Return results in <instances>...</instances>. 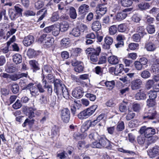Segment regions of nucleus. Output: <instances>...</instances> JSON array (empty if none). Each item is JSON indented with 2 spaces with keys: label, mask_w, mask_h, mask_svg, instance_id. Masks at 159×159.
Returning <instances> with one entry per match:
<instances>
[{
  "label": "nucleus",
  "mask_w": 159,
  "mask_h": 159,
  "mask_svg": "<svg viewBox=\"0 0 159 159\" xmlns=\"http://www.w3.org/2000/svg\"><path fill=\"white\" fill-rule=\"evenodd\" d=\"M100 53H99L97 55L96 53L94 52V53L92 54L90 56V60L93 63L97 62L98 61V58L97 56H98Z\"/></svg>",
  "instance_id": "nucleus-47"
},
{
  "label": "nucleus",
  "mask_w": 159,
  "mask_h": 159,
  "mask_svg": "<svg viewBox=\"0 0 159 159\" xmlns=\"http://www.w3.org/2000/svg\"><path fill=\"white\" fill-rule=\"evenodd\" d=\"M127 14L123 11L118 13L116 15V19L119 21H121L124 19L127 16Z\"/></svg>",
  "instance_id": "nucleus-23"
},
{
  "label": "nucleus",
  "mask_w": 159,
  "mask_h": 159,
  "mask_svg": "<svg viewBox=\"0 0 159 159\" xmlns=\"http://www.w3.org/2000/svg\"><path fill=\"white\" fill-rule=\"evenodd\" d=\"M150 73L147 70H144L141 72L140 74L141 77L144 79H148L151 76Z\"/></svg>",
  "instance_id": "nucleus-33"
},
{
  "label": "nucleus",
  "mask_w": 159,
  "mask_h": 159,
  "mask_svg": "<svg viewBox=\"0 0 159 159\" xmlns=\"http://www.w3.org/2000/svg\"><path fill=\"white\" fill-rule=\"evenodd\" d=\"M104 41L106 45H103V48L105 49H109L110 45L113 43V38L110 36H106L104 39Z\"/></svg>",
  "instance_id": "nucleus-13"
},
{
  "label": "nucleus",
  "mask_w": 159,
  "mask_h": 159,
  "mask_svg": "<svg viewBox=\"0 0 159 159\" xmlns=\"http://www.w3.org/2000/svg\"><path fill=\"white\" fill-rule=\"evenodd\" d=\"M150 5L148 3L141 2L138 5V7L142 10H144L148 9L150 7Z\"/></svg>",
  "instance_id": "nucleus-34"
},
{
  "label": "nucleus",
  "mask_w": 159,
  "mask_h": 159,
  "mask_svg": "<svg viewBox=\"0 0 159 159\" xmlns=\"http://www.w3.org/2000/svg\"><path fill=\"white\" fill-rule=\"evenodd\" d=\"M36 54V52L33 49H29L27 52V55L31 58L35 57Z\"/></svg>",
  "instance_id": "nucleus-51"
},
{
  "label": "nucleus",
  "mask_w": 159,
  "mask_h": 159,
  "mask_svg": "<svg viewBox=\"0 0 159 159\" xmlns=\"http://www.w3.org/2000/svg\"><path fill=\"white\" fill-rule=\"evenodd\" d=\"M149 97L150 99L155 100L157 96L156 91H150L149 93Z\"/></svg>",
  "instance_id": "nucleus-58"
},
{
  "label": "nucleus",
  "mask_w": 159,
  "mask_h": 159,
  "mask_svg": "<svg viewBox=\"0 0 159 159\" xmlns=\"http://www.w3.org/2000/svg\"><path fill=\"white\" fill-rule=\"evenodd\" d=\"M61 118L63 121L67 123L70 120V111L67 108H65L62 110L61 113Z\"/></svg>",
  "instance_id": "nucleus-7"
},
{
  "label": "nucleus",
  "mask_w": 159,
  "mask_h": 159,
  "mask_svg": "<svg viewBox=\"0 0 159 159\" xmlns=\"http://www.w3.org/2000/svg\"><path fill=\"white\" fill-rule=\"evenodd\" d=\"M146 138H147L146 142L147 145H148L152 143H155L158 139V137L155 136H152V137H146Z\"/></svg>",
  "instance_id": "nucleus-29"
},
{
  "label": "nucleus",
  "mask_w": 159,
  "mask_h": 159,
  "mask_svg": "<svg viewBox=\"0 0 159 159\" xmlns=\"http://www.w3.org/2000/svg\"><path fill=\"white\" fill-rule=\"evenodd\" d=\"M97 105H95L84 110L88 117L93 113L97 108Z\"/></svg>",
  "instance_id": "nucleus-17"
},
{
  "label": "nucleus",
  "mask_w": 159,
  "mask_h": 159,
  "mask_svg": "<svg viewBox=\"0 0 159 159\" xmlns=\"http://www.w3.org/2000/svg\"><path fill=\"white\" fill-rule=\"evenodd\" d=\"M0 76L7 79H10L14 81L19 79L17 74L10 75L7 73H2L0 74Z\"/></svg>",
  "instance_id": "nucleus-9"
},
{
  "label": "nucleus",
  "mask_w": 159,
  "mask_h": 159,
  "mask_svg": "<svg viewBox=\"0 0 159 159\" xmlns=\"http://www.w3.org/2000/svg\"><path fill=\"white\" fill-rule=\"evenodd\" d=\"M9 15L11 20H13L18 16L14 9L10 8L8 11Z\"/></svg>",
  "instance_id": "nucleus-30"
},
{
  "label": "nucleus",
  "mask_w": 159,
  "mask_h": 159,
  "mask_svg": "<svg viewBox=\"0 0 159 159\" xmlns=\"http://www.w3.org/2000/svg\"><path fill=\"white\" fill-rule=\"evenodd\" d=\"M134 65L135 68L137 70H141L143 68V66L138 61H135Z\"/></svg>",
  "instance_id": "nucleus-62"
},
{
  "label": "nucleus",
  "mask_w": 159,
  "mask_h": 159,
  "mask_svg": "<svg viewBox=\"0 0 159 159\" xmlns=\"http://www.w3.org/2000/svg\"><path fill=\"white\" fill-rule=\"evenodd\" d=\"M53 83L54 84V89L58 87H61L62 86L63 90V89L66 90L65 85L63 84H61V81L57 79H56V80H54Z\"/></svg>",
  "instance_id": "nucleus-27"
},
{
  "label": "nucleus",
  "mask_w": 159,
  "mask_h": 159,
  "mask_svg": "<svg viewBox=\"0 0 159 159\" xmlns=\"http://www.w3.org/2000/svg\"><path fill=\"white\" fill-rule=\"evenodd\" d=\"M100 137L98 133L94 131L91 132L89 135V137L90 139H93L95 141L98 140V139L100 138Z\"/></svg>",
  "instance_id": "nucleus-41"
},
{
  "label": "nucleus",
  "mask_w": 159,
  "mask_h": 159,
  "mask_svg": "<svg viewBox=\"0 0 159 159\" xmlns=\"http://www.w3.org/2000/svg\"><path fill=\"white\" fill-rule=\"evenodd\" d=\"M36 110L35 108L30 107L29 109L28 116L30 119H32L34 116V111Z\"/></svg>",
  "instance_id": "nucleus-50"
},
{
  "label": "nucleus",
  "mask_w": 159,
  "mask_h": 159,
  "mask_svg": "<svg viewBox=\"0 0 159 159\" xmlns=\"http://www.w3.org/2000/svg\"><path fill=\"white\" fill-rule=\"evenodd\" d=\"M13 61L16 64H19L22 62V57L19 54H16L13 56Z\"/></svg>",
  "instance_id": "nucleus-24"
},
{
  "label": "nucleus",
  "mask_w": 159,
  "mask_h": 159,
  "mask_svg": "<svg viewBox=\"0 0 159 159\" xmlns=\"http://www.w3.org/2000/svg\"><path fill=\"white\" fill-rule=\"evenodd\" d=\"M60 29L62 32L66 31L68 29L69 25L68 23L66 21H63L60 25Z\"/></svg>",
  "instance_id": "nucleus-31"
},
{
  "label": "nucleus",
  "mask_w": 159,
  "mask_h": 159,
  "mask_svg": "<svg viewBox=\"0 0 159 159\" xmlns=\"http://www.w3.org/2000/svg\"><path fill=\"white\" fill-rule=\"evenodd\" d=\"M143 84L142 80L140 78H137L131 82L130 86L132 90H136L139 89Z\"/></svg>",
  "instance_id": "nucleus-6"
},
{
  "label": "nucleus",
  "mask_w": 159,
  "mask_h": 159,
  "mask_svg": "<svg viewBox=\"0 0 159 159\" xmlns=\"http://www.w3.org/2000/svg\"><path fill=\"white\" fill-rule=\"evenodd\" d=\"M78 116L79 118L83 120L88 117L85 110L81 112L78 115Z\"/></svg>",
  "instance_id": "nucleus-54"
},
{
  "label": "nucleus",
  "mask_w": 159,
  "mask_h": 159,
  "mask_svg": "<svg viewBox=\"0 0 159 159\" xmlns=\"http://www.w3.org/2000/svg\"><path fill=\"white\" fill-rule=\"evenodd\" d=\"M141 36L139 34H135L133 35L132 39L134 41L138 42L140 40Z\"/></svg>",
  "instance_id": "nucleus-60"
},
{
  "label": "nucleus",
  "mask_w": 159,
  "mask_h": 159,
  "mask_svg": "<svg viewBox=\"0 0 159 159\" xmlns=\"http://www.w3.org/2000/svg\"><path fill=\"white\" fill-rule=\"evenodd\" d=\"M65 89L66 90L64 89L63 90L62 86L54 89V91L56 93L59 99L60 98H61L62 96L66 99L69 98V93L66 86Z\"/></svg>",
  "instance_id": "nucleus-3"
},
{
  "label": "nucleus",
  "mask_w": 159,
  "mask_h": 159,
  "mask_svg": "<svg viewBox=\"0 0 159 159\" xmlns=\"http://www.w3.org/2000/svg\"><path fill=\"white\" fill-rule=\"evenodd\" d=\"M54 42V39L51 37H47L44 40V46L45 47L49 48L51 47Z\"/></svg>",
  "instance_id": "nucleus-15"
},
{
  "label": "nucleus",
  "mask_w": 159,
  "mask_h": 159,
  "mask_svg": "<svg viewBox=\"0 0 159 159\" xmlns=\"http://www.w3.org/2000/svg\"><path fill=\"white\" fill-rule=\"evenodd\" d=\"M110 144V141L106 138L100 137L98 140L93 142L90 146L93 148H107Z\"/></svg>",
  "instance_id": "nucleus-1"
},
{
  "label": "nucleus",
  "mask_w": 159,
  "mask_h": 159,
  "mask_svg": "<svg viewBox=\"0 0 159 159\" xmlns=\"http://www.w3.org/2000/svg\"><path fill=\"white\" fill-rule=\"evenodd\" d=\"M84 91L80 87L76 88L72 92V96L76 98L82 97L83 95Z\"/></svg>",
  "instance_id": "nucleus-8"
},
{
  "label": "nucleus",
  "mask_w": 159,
  "mask_h": 159,
  "mask_svg": "<svg viewBox=\"0 0 159 159\" xmlns=\"http://www.w3.org/2000/svg\"><path fill=\"white\" fill-rule=\"evenodd\" d=\"M107 11V7L104 5L99 4L96 7V19L98 20L104 15Z\"/></svg>",
  "instance_id": "nucleus-2"
},
{
  "label": "nucleus",
  "mask_w": 159,
  "mask_h": 159,
  "mask_svg": "<svg viewBox=\"0 0 159 159\" xmlns=\"http://www.w3.org/2000/svg\"><path fill=\"white\" fill-rule=\"evenodd\" d=\"M101 48L100 47H97L95 48H87L85 50V52L87 55H91L92 54L96 53L98 55L99 53H100Z\"/></svg>",
  "instance_id": "nucleus-12"
},
{
  "label": "nucleus",
  "mask_w": 159,
  "mask_h": 159,
  "mask_svg": "<svg viewBox=\"0 0 159 159\" xmlns=\"http://www.w3.org/2000/svg\"><path fill=\"white\" fill-rule=\"evenodd\" d=\"M69 15L70 17L72 19H75L76 18L77 14L76 10L74 7H71L70 8Z\"/></svg>",
  "instance_id": "nucleus-37"
},
{
  "label": "nucleus",
  "mask_w": 159,
  "mask_h": 159,
  "mask_svg": "<svg viewBox=\"0 0 159 159\" xmlns=\"http://www.w3.org/2000/svg\"><path fill=\"white\" fill-rule=\"evenodd\" d=\"M117 30L116 25H112L109 28V33L110 35H114L116 33Z\"/></svg>",
  "instance_id": "nucleus-43"
},
{
  "label": "nucleus",
  "mask_w": 159,
  "mask_h": 159,
  "mask_svg": "<svg viewBox=\"0 0 159 159\" xmlns=\"http://www.w3.org/2000/svg\"><path fill=\"white\" fill-rule=\"evenodd\" d=\"M146 137L145 136L141 135L139 136L137 138V141L138 143L140 145H143L144 144L145 141H146L145 139Z\"/></svg>",
  "instance_id": "nucleus-46"
},
{
  "label": "nucleus",
  "mask_w": 159,
  "mask_h": 159,
  "mask_svg": "<svg viewBox=\"0 0 159 159\" xmlns=\"http://www.w3.org/2000/svg\"><path fill=\"white\" fill-rule=\"evenodd\" d=\"M154 84L155 82L153 80H149L146 82L145 88L148 90L153 87Z\"/></svg>",
  "instance_id": "nucleus-26"
},
{
  "label": "nucleus",
  "mask_w": 159,
  "mask_h": 159,
  "mask_svg": "<svg viewBox=\"0 0 159 159\" xmlns=\"http://www.w3.org/2000/svg\"><path fill=\"white\" fill-rule=\"evenodd\" d=\"M101 28V26L99 21H95L92 25V28L95 31H97L99 30Z\"/></svg>",
  "instance_id": "nucleus-19"
},
{
  "label": "nucleus",
  "mask_w": 159,
  "mask_h": 159,
  "mask_svg": "<svg viewBox=\"0 0 159 159\" xmlns=\"http://www.w3.org/2000/svg\"><path fill=\"white\" fill-rule=\"evenodd\" d=\"M89 75L87 74L81 75L79 76V78L76 79V82L78 83H80L82 81V80H87L89 79Z\"/></svg>",
  "instance_id": "nucleus-38"
},
{
  "label": "nucleus",
  "mask_w": 159,
  "mask_h": 159,
  "mask_svg": "<svg viewBox=\"0 0 159 159\" xmlns=\"http://www.w3.org/2000/svg\"><path fill=\"white\" fill-rule=\"evenodd\" d=\"M147 30L148 33L152 34L155 31V29L153 25H149L147 26Z\"/></svg>",
  "instance_id": "nucleus-59"
},
{
  "label": "nucleus",
  "mask_w": 159,
  "mask_h": 159,
  "mask_svg": "<svg viewBox=\"0 0 159 159\" xmlns=\"http://www.w3.org/2000/svg\"><path fill=\"white\" fill-rule=\"evenodd\" d=\"M89 9V5L83 4L81 5L79 8V14H85L88 12V10Z\"/></svg>",
  "instance_id": "nucleus-16"
},
{
  "label": "nucleus",
  "mask_w": 159,
  "mask_h": 159,
  "mask_svg": "<svg viewBox=\"0 0 159 159\" xmlns=\"http://www.w3.org/2000/svg\"><path fill=\"white\" fill-rule=\"evenodd\" d=\"M29 64L33 68V71H35L39 69V68L38 66V63L35 61L30 60L29 61Z\"/></svg>",
  "instance_id": "nucleus-35"
},
{
  "label": "nucleus",
  "mask_w": 159,
  "mask_h": 159,
  "mask_svg": "<svg viewBox=\"0 0 159 159\" xmlns=\"http://www.w3.org/2000/svg\"><path fill=\"white\" fill-rule=\"evenodd\" d=\"M59 17L58 14L57 12L53 13L51 18V20L52 22L57 21L59 19Z\"/></svg>",
  "instance_id": "nucleus-56"
},
{
  "label": "nucleus",
  "mask_w": 159,
  "mask_h": 159,
  "mask_svg": "<svg viewBox=\"0 0 159 159\" xmlns=\"http://www.w3.org/2000/svg\"><path fill=\"white\" fill-rule=\"evenodd\" d=\"M34 42V37L32 35H28L25 37L23 41L24 45L25 46L30 45Z\"/></svg>",
  "instance_id": "nucleus-11"
},
{
  "label": "nucleus",
  "mask_w": 159,
  "mask_h": 159,
  "mask_svg": "<svg viewBox=\"0 0 159 159\" xmlns=\"http://www.w3.org/2000/svg\"><path fill=\"white\" fill-rule=\"evenodd\" d=\"M60 30H61L59 25H53L52 29V34L53 35L55 36H57L59 33Z\"/></svg>",
  "instance_id": "nucleus-28"
},
{
  "label": "nucleus",
  "mask_w": 159,
  "mask_h": 159,
  "mask_svg": "<svg viewBox=\"0 0 159 159\" xmlns=\"http://www.w3.org/2000/svg\"><path fill=\"white\" fill-rule=\"evenodd\" d=\"M124 124L123 122H119L116 127V130L118 131H122L124 129Z\"/></svg>",
  "instance_id": "nucleus-52"
},
{
  "label": "nucleus",
  "mask_w": 159,
  "mask_h": 159,
  "mask_svg": "<svg viewBox=\"0 0 159 159\" xmlns=\"http://www.w3.org/2000/svg\"><path fill=\"white\" fill-rule=\"evenodd\" d=\"M52 70V68L50 66H44L43 68L42 69V75L43 74H44L45 72H47V73H50L51 72Z\"/></svg>",
  "instance_id": "nucleus-53"
},
{
  "label": "nucleus",
  "mask_w": 159,
  "mask_h": 159,
  "mask_svg": "<svg viewBox=\"0 0 159 159\" xmlns=\"http://www.w3.org/2000/svg\"><path fill=\"white\" fill-rule=\"evenodd\" d=\"M119 110L121 112H125L127 111L126 105L124 103H121L119 107Z\"/></svg>",
  "instance_id": "nucleus-63"
},
{
  "label": "nucleus",
  "mask_w": 159,
  "mask_h": 159,
  "mask_svg": "<svg viewBox=\"0 0 159 159\" xmlns=\"http://www.w3.org/2000/svg\"><path fill=\"white\" fill-rule=\"evenodd\" d=\"M138 122L137 120H131L129 123V126L130 128H134L137 126Z\"/></svg>",
  "instance_id": "nucleus-64"
},
{
  "label": "nucleus",
  "mask_w": 159,
  "mask_h": 159,
  "mask_svg": "<svg viewBox=\"0 0 159 159\" xmlns=\"http://www.w3.org/2000/svg\"><path fill=\"white\" fill-rule=\"evenodd\" d=\"M137 31L141 35V37L146 34L145 29L143 26H139L137 29Z\"/></svg>",
  "instance_id": "nucleus-57"
},
{
  "label": "nucleus",
  "mask_w": 159,
  "mask_h": 159,
  "mask_svg": "<svg viewBox=\"0 0 159 159\" xmlns=\"http://www.w3.org/2000/svg\"><path fill=\"white\" fill-rule=\"evenodd\" d=\"M16 31V29H11L10 30L7 32L6 36H4V39H7L11 35L14 34Z\"/></svg>",
  "instance_id": "nucleus-42"
},
{
  "label": "nucleus",
  "mask_w": 159,
  "mask_h": 159,
  "mask_svg": "<svg viewBox=\"0 0 159 159\" xmlns=\"http://www.w3.org/2000/svg\"><path fill=\"white\" fill-rule=\"evenodd\" d=\"M108 62L112 65H115L118 63L119 60L117 56L114 55L110 56L108 58Z\"/></svg>",
  "instance_id": "nucleus-18"
},
{
  "label": "nucleus",
  "mask_w": 159,
  "mask_h": 159,
  "mask_svg": "<svg viewBox=\"0 0 159 159\" xmlns=\"http://www.w3.org/2000/svg\"><path fill=\"white\" fill-rule=\"evenodd\" d=\"M140 131L141 133H144L146 137H152L156 133L155 129L151 127H147L146 126L142 127Z\"/></svg>",
  "instance_id": "nucleus-4"
},
{
  "label": "nucleus",
  "mask_w": 159,
  "mask_h": 159,
  "mask_svg": "<svg viewBox=\"0 0 159 159\" xmlns=\"http://www.w3.org/2000/svg\"><path fill=\"white\" fill-rule=\"evenodd\" d=\"M70 34L75 37H77L80 34V30L77 28H74L72 30Z\"/></svg>",
  "instance_id": "nucleus-40"
},
{
  "label": "nucleus",
  "mask_w": 159,
  "mask_h": 159,
  "mask_svg": "<svg viewBox=\"0 0 159 159\" xmlns=\"http://www.w3.org/2000/svg\"><path fill=\"white\" fill-rule=\"evenodd\" d=\"M74 70L77 72L80 73L82 72L83 70L84 67L83 64L80 63L79 64L76 66L74 68Z\"/></svg>",
  "instance_id": "nucleus-49"
},
{
  "label": "nucleus",
  "mask_w": 159,
  "mask_h": 159,
  "mask_svg": "<svg viewBox=\"0 0 159 159\" xmlns=\"http://www.w3.org/2000/svg\"><path fill=\"white\" fill-rule=\"evenodd\" d=\"M118 30L119 32H125L127 29V25L125 24H122L118 26Z\"/></svg>",
  "instance_id": "nucleus-48"
},
{
  "label": "nucleus",
  "mask_w": 159,
  "mask_h": 159,
  "mask_svg": "<svg viewBox=\"0 0 159 159\" xmlns=\"http://www.w3.org/2000/svg\"><path fill=\"white\" fill-rule=\"evenodd\" d=\"M128 113L126 116V119L127 120H129L133 118L135 116V114L130 111L128 109Z\"/></svg>",
  "instance_id": "nucleus-55"
},
{
  "label": "nucleus",
  "mask_w": 159,
  "mask_h": 159,
  "mask_svg": "<svg viewBox=\"0 0 159 159\" xmlns=\"http://www.w3.org/2000/svg\"><path fill=\"white\" fill-rule=\"evenodd\" d=\"M135 98L137 100H144L147 98V94L144 91L140 90L139 92L135 94Z\"/></svg>",
  "instance_id": "nucleus-14"
},
{
  "label": "nucleus",
  "mask_w": 159,
  "mask_h": 159,
  "mask_svg": "<svg viewBox=\"0 0 159 159\" xmlns=\"http://www.w3.org/2000/svg\"><path fill=\"white\" fill-rule=\"evenodd\" d=\"M47 14V10L45 8L42 9L38 11L37 13V15L39 16L40 14H42L39 17L37 21L38 22L41 20L46 16Z\"/></svg>",
  "instance_id": "nucleus-20"
},
{
  "label": "nucleus",
  "mask_w": 159,
  "mask_h": 159,
  "mask_svg": "<svg viewBox=\"0 0 159 159\" xmlns=\"http://www.w3.org/2000/svg\"><path fill=\"white\" fill-rule=\"evenodd\" d=\"M70 43V39L68 38H65L61 40L60 44L62 47L66 48L69 46Z\"/></svg>",
  "instance_id": "nucleus-21"
},
{
  "label": "nucleus",
  "mask_w": 159,
  "mask_h": 159,
  "mask_svg": "<svg viewBox=\"0 0 159 159\" xmlns=\"http://www.w3.org/2000/svg\"><path fill=\"white\" fill-rule=\"evenodd\" d=\"M148 155L150 158H154L159 155V146L156 145L148 149Z\"/></svg>",
  "instance_id": "nucleus-5"
},
{
  "label": "nucleus",
  "mask_w": 159,
  "mask_h": 159,
  "mask_svg": "<svg viewBox=\"0 0 159 159\" xmlns=\"http://www.w3.org/2000/svg\"><path fill=\"white\" fill-rule=\"evenodd\" d=\"M156 114V111L154 109L149 110L148 112L146 113L143 117L144 119H153L155 117Z\"/></svg>",
  "instance_id": "nucleus-10"
},
{
  "label": "nucleus",
  "mask_w": 159,
  "mask_h": 159,
  "mask_svg": "<svg viewBox=\"0 0 159 159\" xmlns=\"http://www.w3.org/2000/svg\"><path fill=\"white\" fill-rule=\"evenodd\" d=\"M10 89L13 93L16 94L19 91V88L18 84H17L13 83L9 84Z\"/></svg>",
  "instance_id": "nucleus-25"
},
{
  "label": "nucleus",
  "mask_w": 159,
  "mask_h": 159,
  "mask_svg": "<svg viewBox=\"0 0 159 159\" xmlns=\"http://www.w3.org/2000/svg\"><path fill=\"white\" fill-rule=\"evenodd\" d=\"M20 7L21 6L20 5H16L14 7V9L18 17L22 16V12L23 11V9Z\"/></svg>",
  "instance_id": "nucleus-36"
},
{
  "label": "nucleus",
  "mask_w": 159,
  "mask_h": 159,
  "mask_svg": "<svg viewBox=\"0 0 159 159\" xmlns=\"http://www.w3.org/2000/svg\"><path fill=\"white\" fill-rule=\"evenodd\" d=\"M34 5L35 8L36 9L39 10L43 7L44 5V3L42 1L38 0L35 2Z\"/></svg>",
  "instance_id": "nucleus-44"
},
{
  "label": "nucleus",
  "mask_w": 159,
  "mask_h": 159,
  "mask_svg": "<svg viewBox=\"0 0 159 159\" xmlns=\"http://www.w3.org/2000/svg\"><path fill=\"white\" fill-rule=\"evenodd\" d=\"M30 93L32 96H35L39 94L38 89L35 87H33L30 89Z\"/></svg>",
  "instance_id": "nucleus-61"
},
{
  "label": "nucleus",
  "mask_w": 159,
  "mask_h": 159,
  "mask_svg": "<svg viewBox=\"0 0 159 159\" xmlns=\"http://www.w3.org/2000/svg\"><path fill=\"white\" fill-rule=\"evenodd\" d=\"M145 48L147 51H153L155 50L156 47L153 43H148L145 45Z\"/></svg>",
  "instance_id": "nucleus-32"
},
{
  "label": "nucleus",
  "mask_w": 159,
  "mask_h": 159,
  "mask_svg": "<svg viewBox=\"0 0 159 159\" xmlns=\"http://www.w3.org/2000/svg\"><path fill=\"white\" fill-rule=\"evenodd\" d=\"M119 3H120L122 6L127 7L132 5L133 1L132 0H120Z\"/></svg>",
  "instance_id": "nucleus-22"
},
{
  "label": "nucleus",
  "mask_w": 159,
  "mask_h": 159,
  "mask_svg": "<svg viewBox=\"0 0 159 159\" xmlns=\"http://www.w3.org/2000/svg\"><path fill=\"white\" fill-rule=\"evenodd\" d=\"M105 84L107 89L109 90H111L114 88L115 83L114 80H112L111 81H106Z\"/></svg>",
  "instance_id": "nucleus-39"
},
{
  "label": "nucleus",
  "mask_w": 159,
  "mask_h": 159,
  "mask_svg": "<svg viewBox=\"0 0 159 159\" xmlns=\"http://www.w3.org/2000/svg\"><path fill=\"white\" fill-rule=\"evenodd\" d=\"M156 103L155 100L148 99L146 101L147 106L148 107H153L156 105Z\"/></svg>",
  "instance_id": "nucleus-45"
}]
</instances>
